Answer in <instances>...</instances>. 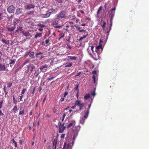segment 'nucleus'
I'll use <instances>...</instances> for the list:
<instances>
[{
	"instance_id": "f257e3e1",
	"label": "nucleus",
	"mask_w": 149,
	"mask_h": 149,
	"mask_svg": "<svg viewBox=\"0 0 149 149\" xmlns=\"http://www.w3.org/2000/svg\"><path fill=\"white\" fill-rule=\"evenodd\" d=\"M34 11H30L26 12L25 14L24 17L27 19H30L34 16Z\"/></svg>"
},
{
	"instance_id": "f03ea898",
	"label": "nucleus",
	"mask_w": 149,
	"mask_h": 149,
	"mask_svg": "<svg viewBox=\"0 0 149 149\" xmlns=\"http://www.w3.org/2000/svg\"><path fill=\"white\" fill-rule=\"evenodd\" d=\"M59 125V133H63L65 129L66 126H64V123H61V122L58 123Z\"/></svg>"
},
{
	"instance_id": "7ed1b4c3",
	"label": "nucleus",
	"mask_w": 149,
	"mask_h": 149,
	"mask_svg": "<svg viewBox=\"0 0 149 149\" xmlns=\"http://www.w3.org/2000/svg\"><path fill=\"white\" fill-rule=\"evenodd\" d=\"M57 17L59 18H63L65 17V12L62 10L59 13L58 15H56Z\"/></svg>"
},
{
	"instance_id": "20e7f679",
	"label": "nucleus",
	"mask_w": 149,
	"mask_h": 149,
	"mask_svg": "<svg viewBox=\"0 0 149 149\" xmlns=\"http://www.w3.org/2000/svg\"><path fill=\"white\" fill-rule=\"evenodd\" d=\"M116 10V8L115 7L114 8L111 9L108 13L109 17H111L110 20L111 21L112 20L113 17L114 15L115 11Z\"/></svg>"
},
{
	"instance_id": "39448f33",
	"label": "nucleus",
	"mask_w": 149,
	"mask_h": 149,
	"mask_svg": "<svg viewBox=\"0 0 149 149\" xmlns=\"http://www.w3.org/2000/svg\"><path fill=\"white\" fill-rule=\"evenodd\" d=\"M15 7L13 5H11L8 6L7 8V10L9 13H12L14 12Z\"/></svg>"
},
{
	"instance_id": "423d86ee",
	"label": "nucleus",
	"mask_w": 149,
	"mask_h": 149,
	"mask_svg": "<svg viewBox=\"0 0 149 149\" xmlns=\"http://www.w3.org/2000/svg\"><path fill=\"white\" fill-rule=\"evenodd\" d=\"M35 7V5L33 3H32L26 5L25 6V10H30L34 8Z\"/></svg>"
},
{
	"instance_id": "0eeeda50",
	"label": "nucleus",
	"mask_w": 149,
	"mask_h": 149,
	"mask_svg": "<svg viewBox=\"0 0 149 149\" xmlns=\"http://www.w3.org/2000/svg\"><path fill=\"white\" fill-rule=\"evenodd\" d=\"M27 71L29 72L30 71L32 72L33 70L35 68V66L31 63L27 65Z\"/></svg>"
},
{
	"instance_id": "6e6552de",
	"label": "nucleus",
	"mask_w": 149,
	"mask_h": 149,
	"mask_svg": "<svg viewBox=\"0 0 149 149\" xmlns=\"http://www.w3.org/2000/svg\"><path fill=\"white\" fill-rule=\"evenodd\" d=\"M52 20V21L51 22L52 23V25H55L58 24L59 19V18L57 17L56 18H54Z\"/></svg>"
},
{
	"instance_id": "1a4fd4ad",
	"label": "nucleus",
	"mask_w": 149,
	"mask_h": 149,
	"mask_svg": "<svg viewBox=\"0 0 149 149\" xmlns=\"http://www.w3.org/2000/svg\"><path fill=\"white\" fill-rule=\"evenodd\" d=\"M58 138L56 137L54 138L52 141V147L54 149H56V144L57 142Z\"/></svg>"
},
{
	"instance_id": "9d476101",
	"label": "nucleus",
	"mask_w": 149,
	"mask_h": 149,
	"mask_svg": "<svg viewBox=\"0 0 149 149\" xmlns=\"http://www.w3.org/2000/svg\"><path fill=\"white\" fill-rule=\"evenodd\" d=\"M6 14V11L5 9L2 8L0 10V21L3 19V15Z\"/></svg>"
},
{
	"instance_id": "9b49d317",
	"label": "nucleus",
	"mask_w": 149,
	"mask_h": 149,
	"mask_svg": "<svg viewBox=\"0 0 149 149\" xmlns=\"http://www.w3.org/2000/svg\"><path fill=\"white\" fill-rule=\"evenodd\" d=\"M102 40L100 39L99 42V45L96 47L95 49V52H98V51L101 49V51H102L103 50L102 48V45L100 44V42H102Z\"/></svg>"
},
{
	"instance_id": "f8f14e48",
	"label": "nucleus",
	"mask_w": 149,
	"mask_h": 149,
	"mask_svg": "<svg viewBox=\"0 0 149 149\" xmlns=\"http://www.w3.org/2000/svg\"><path fill=\"white\" fill-rule=\"evenodd\" d=\"M23 9L22 8H17L16 10L15 14L16 15H19L20 14L23 13Z\"/></svg>"
},
{
	"instance_id": "ddd939ff",
	"label": "nucleus",
	"mask_w": 149,
	"mask_h": 149,
	"mask_svg": "<svg viewBox=\"0 0 149 149\" xmlns=\"http://www.w3.org/2000/svg\"><path fill=\"white\" fill-rule=\"evenodd\" d=\"M39 74V70H36L35 71V72L34 74L31 75V77L33 79H34L36 78H37V77H38Z\"/></svg>"
},
{
	"instance_id": "4468645a",
	"label": "nucleus",
	"mask_w": 149,
	"mask_h": 149,
	"mask_svg": "<svg viewBox=\"0 0 149 149\" xmlns=\"http://www.w3.org/2000/svg\"><path fill=\"white\" fill-rule=\"evenodd\" d=\"M51 15V12L49 11L47 12L45 14H42V17L44 18H46L49 17Z\"/></svg>"
},
{
	"instance_id": "2eb2a0df",
	"label": "nucleus",
	"mask_w": 149,
	"mask_h": 149,
	"mask_svg": "<svg viewBox=\"0 0 149 149\" xmlns=\"http://www.w3.org/2000/svg\"><path fill=\"white\" fill-rule=\"evenodd\" d=\"M106 24V22H105L103 21L102 20H101L100 25L102 26L103 30L105 32H106L105 31V25Z\"/></svg>"
},
{
	"instance_id": "dca6fc26",
	"label": "nucleus",
	"mask_w": 149,
	"mask_h": 149,
	"mask_svg": "<svg viewBox=\"0 0 149 149\" xmlns=\"http://www.w3.org/2000/svg\"><path fill=\"white\" fill-rule=\"evenodd\" d=\"M97 53L93 55V58L95 60H97L100 58L99 54V52H96Z\"/></svg>"
},
{
	"instance_id": "f3484780",
	"label": "nucleus",
	"mask_w": 149,
	"mask_h": 149,
	"mask_svg": "<svg viewBox=\"0 0 149 149\" xmlns=\"http://www.w3.org/2000/svg\"><path fill=\"white\" fill-rule=\"evenodd\" d=\"M48 65L47 64H45L44 65H42L41 67L40 68V69L41 71H43L44 70H45L44 72L46 71L47 70L46 68L48 67Z\"/></svg>"
},
{
	"instance_id": "a211bd4d",
	"label": "nucleus",
	"mask_w": 149,
	"mask_h": 149,
	"mask_svg": "<svg viewBox=\"0 0 149 149\" xmlns=\"http://www.w3.org/2000/svg\"><path fill=\"white\" fill-rule=\"evenodd\" d=\"M23 30L22 26L19 24V26L17 27V29L15 31L16 32H19L22 31Z\"/></svg>"
},
{
	"instance_id": "6ab92c4d",
	"label": "nucleus",
	"mask_w": 149,
	"mask_h": 149,
	"mask_svg": "<svg viewBox=\"0 0 149 149\" xmlns=\"http://www.w3.org/2000/svg\"><path fill=\"white\" fill-rule=\"evenodd\" d=\"M15 28V26H11L10 27H8L7 28V30L8 31L12 32L13 31Z\"/></svg>"
},
{
	"instance_id": "aec40b11",
	"label": "nucleus",
	"mask_w": 149,
	"mask_h": 149,
	"mask_svg": "<svg viewBox=\"0 0 149 149\" xmlns=\"http://www.w3.org/2000/svg\"><path fill=\"white\" fill-rule=\"evenodd\" d=\"M22 33L23 35L27 37L31 36V33L28 31H23Z\"/></svg>"
},
{
	"instance_id": "412c9836",
	"label": "nucleus",
	"mask_w": 149,
	"mask_h": 149,
	"mask_svg": "<svg viewBox=\"0 0 149 149\" xmlns=\"http://www.w3.org/2000/svg\"><path fill=\"white\" fill-rule=\"evenodd\" d=\"M24 109L20 108L19 110V115H23L24 114Z\"/></svg>"
},
{
	"instance_id": "4be33fe9",
	"label": "nucleus",
	"mask_w": 149,
	"mask_h": 149,
	"mask_svg": "<svg viewBox=\"0 0 149 149\" xmlns=\"http://www.w3.org/2000/svg\"><path fill=\"white\" fill-rule=\"evenodd\" d=\"M16 61V59L13 58H12L10 60V62L9 63L11 65L10 66L13 65L14 63H15Z\"/></svg>"
},
{
	"instance_id": "5701e85b",
	"label": "nucleus",
	"mask_w": 149,
	"mask_h": 149,
	"mask_svg": "<svg viewBox=\"0 0 149 149\" xmlns=\"http://www.w3.org/2000/svg\"><path fill=\"white\" fill-rule=\"evenodd\" d=\"M6 67L4 65L1 64H0V71H4L5 70Z\"/></svg>"
},
{
	"instance_id": "b1692460",
	"label": "nucleus",
	"mask_w": 149,
	"mask_h": 149,
	"mask_svg": "<svg viewBox=\"0 0 149 149\" xmlns=\"http://www.w3.org/2000/svg\"><path fill=\"white\" fill-rule=\"evenodd\" d=\"M2 42L6 44L9 45L10 43L9 40H6L5 39H2L1 40Z\"/></svg>"
},
{
	"instance_id": "393cba45",
	"label": "nucleus",
	"mask_w": 149,
	"mask_h": 149,
	"mask_svg": "<svg viewBox=\"0 0 149 149\" xmlns=\"http://www.w3.org/2000/svg\"><path fill=\"white\" fill-rule=\"evenodd\" d=\"M18 108L17 106L15 105L14 106L12 110V111L14 113H16L17 111Z\"/></svg>"
},
{
	"instance_id": "a878e982",
	"label": "nucleus",
	"mask_w": 149,
	"mask_h": 149,
	"mask_svg": "<svg viewBox=\"0 0 149 149\" xmlns=\"http://www.w3.org/2000/svg\"><path fill=\"white\" fill-rule=\"evenodd\" d=\"M72 65V63H67L65 64L64 67L65 68H69L70 67H71Z\"/></svg>"
},
{
	"instance_id": "bb28decb",
	"label": "nucleus",
	"mask_w": 149,
	"mask_h": 149,
	"mask_svg": "<svg viewBox=\"0 0 149 149\" xmlns=\"http://www.w3.org/2000/svg\"><path fill=\"white\" fill-rule=\"evenodd\" d=\"M89 113V109H88L86 111V112L85 113V114L83 117L85 119L87 118L88 116Z\"/></svg>"
},
{
	"instance_id": "cd10ccee",
	"label": "nucleus",
	"mask_w": 149,
	"mask_h": 149,
	"mask_svg": "<svg viewBox=\"0 0 149 149\" xmlns=\"http://www.w3.org/2000/svg\"><path fill=\"white\" fill-rule=\"evenodd\" d=\"M86 33H87L85 35H84L83 37H81L79 39V41H81L83 39H84V38H86L87 37V36H88V32H87Z\"/></svg>"
},
{
	"instance_id": "c85d7f7f",
	"label": "nucleus",
	"mask_w": 149,
	"mask_h": 149,
	"mask_svg": "<svg viewBox=\"0 0 149 149\" xmlns=\"http://www.w3.org/2000/svg\"><path fill=\"white\" fill-rule=\"evenodd\" d=\"M19 19H15L13 21V25L15 26V25L19 23Z\"/></svg>"
},
{
	"instance_id": "c756f323",
	"label": "nucleus",
	"mask_w": 149,
	"mask_h": 149,
	"mask_svg": "<svg viewBox=\"0 0 149 149\" xmlns=\"http://www.w3.org/2000/svg\"><path fill=\"white\" fill-rule=\"evenodd\" d=\"M81 103V102L80 100H77L75 102V104L76 106H79Z\"/></svg>"
},
{
	"instance_id": "7c9ffc66",
	"label": "nucleus",
	"mask_w": 149,
	"mask_h": 149,
	"mask_svg": "<svg viewBox=\"0 0 149 149\" xmlns=\"http://www.w3.org/2000/svg\"><path fill=\"white\" fill-rule=\"evenodd\" d=\"M68 57L71 60H77V58L75 56H68Z\"/></svg>"
},
{
	"instance_id": "2f4dec72",
	"label": "nucleus",
	"mask_w": 149,
	"mask_h": 149,
	"mask_svg": "<svg viewBox=\"0 0 149 149\" xmlns=\"http://www.w3.org/2000/svg\"><path fill=\"white\" fill-rule=\"evenodd\" d=\"M84 105V103H81L79 106V108L80 110L82 109Z\"/></svg>"
},
{
	"instance_id": "473e14b6",
	"label": "nucleus",
	"mask_w": 149,
	"mask_h": 149,
	"mask_svg": "<svg viewBox=\"0 0 149 149\" xmlns=\"http://www.w3.org/2000/svg\"><path fill=\"white\" fill-rule=\"evenodd\" d=\"M75 124V122H73L72 123H70L68 125H67V128H69L71 126L74 125Z\"/></svg>"
},
{
	"instance_id": "72a5a7b5",
	"label": "nucleus",
	"mask_w": 149,
	"mask_h": 149,
	"mask_svg": "<svg viewBox=\"0 0 149 149\" xmlns=\"http://www.w3.org/2000/svg\"><path fill=\"white\" fill-rule=\"evenodd\" d=\"M37 33V34L35 36V38H37L38 37H42V33Z\"/></svg>"
},
{
	"instance_id": "f704fd0d",
	"label": "nucleus",
	"mask_w": 149,
	"mask_h": 149,
	"mask_svg": "<svg viewBox=\"0 0 149 149\" xmlns=\"http://www.w3.org/2000/svg\"><path fill=\"white\" fill-rule=\"evenodd\" d=\"M85 118L83 117L82 118H81L80 119V123L82 124H83L85 122Z\"/></svg>"
},
{
	"instance_id": "c9c22d12",
	"label": "nucleus",
	"mask_w": 149,
	"mask_h": 149,
	"mask_svg": "<svg viewBox=\"0 0 149 149\" xmlns=\"http://www.w3.org/2000/svg\"><path fill=\"white\" fill-rule=\"evenodd\" d=\"M34 53L33 52H32L31 53H29V56L31 58H35V56L34 55Z\"/></svg>"
},
{
	"instance_id": "e433bc0d",
	"label": "nucleus",
	"mask_w": 149,
	"mask_h": 149,
	"mask_svg": "<svg viewBox=\"0 0 149 149\" xmlns=\"http://www.w3.org/2000/svg\"><path fill=\"white\" fill-rule=\"evenodd\" d=\"M90 97V95L89 94H87L84 97V99L85 100L88 99Z\"/></svg>"
},
{
	"instance_id": "4c0bfd02",
	"label": "nucleus",
	"mask_w": 149,
	"mask_h": 149,
	"mask_svg": "<svg viewBox=\"0 0 149 149\" xmlns=\"http://www.w3.org/2000/svg\"><path fill=\"white\" fill-rule=\"evenodd\" d=\"M57 10H55V9H50L49 10V11H51V12H51V13H56L57 12Z\"/></svg>"
},
{
	"instance_id": "58836bf2",
	"label": "nucleus",
	"mask_w": 149,
	"mask_h": 149,
	"mask_svg": "<svg viewBox=\"0 0 149 149\" xmlns=\"http://www.w3.org/2000/svg\"><path fill=\"white\" fill-rule=\"evenodd\" d=\"M65 39L68 42H70V37L68 36H67L65 37Z\"/></svg>"
},
{
	"instance_id": "ea45409f",
	"label": "nucleus",
	"mask_w": 149,
	"mask_h": 149,
	"mask_svg": "<svg viewBox=\"0 0 149 149\" xmlns=\"http://www.w3.org/2000/svg\"><path fill=\"white\" fill-rule=\"evenodd\" d=\"M62 26V25H58L54 26V28H61Z\"/></svg>"
},
{
	"instance_id": "a19ab883",
	"label": "nucleus",
	"mask_w": 149,
	"mask_h": 149,
	"mask_svg": "<svg viewBox=\"0 0 149 149\" xmlns=\"http://www.w3.org/2000/svg\"><path fill=\"white\" fill-rule=\"evenodd\" d=\"M26 90V88H23L22 91L21 95H23L24 94V93H25Z\"/></svg>"
},
{
	"instance_id": "79ce46f5",
	"label": "nucleus",
	"mask_w": 149,
	"mask_h": 149,
	"mask_svg": "<svg viewBox=\"0 0 149 149\" xmlns=\"http://www.w3.org/2000/svg\"><path fill=\"white\" fill-rule=\"evenodd\" d=\"M13 103H14L15 104H16L17 103V101L16 100L15 97L14 95H13Z\"/></svg>"
},
{
	"instance_id": "37998d69",
	"label": "nucleus",
	"mask_w": 149,
	"mask_h": 149,
	"mask_svg": "<svg viewBox=\"0 0 149 149\" xmlns=\"http://www.w3.org/2000/svg\"><path fill=\"white\" fill-rule=\"evenodd\" d=\"M12 141H13V142L15 144V147H17V143L14 140V139H12Z\"/></svg>"
},
{
	"instance_id": "c03bdc74",
	"label": "nucleus",
	"mask_w": 149,
	"mask_h": 149,
	"mask_svg": "<svg viewBox=\"0 0 149 149\" xmlns=\"http://www.w3.org/2000/svg\"><path fill=\"white\" fill-rule=\"evenodd\" d=\"M79 85V84H78L74 88L75 90H77V92H78H78H79V91L78 88Z\"/></svg>"
},
{
	"instance_id": "a18cd8bd",
	"label": "nucleus",
	"mask_w": 149,
	"mask_h": 149,
	"mask_svg": "<svg viewBox=\"0 0 149 149\" xmlns=\"http://www.w3.org/2000/svg\"><path fill=\"white\" fill-rule=\"evenodd\" d=\"M43 53L42 52H39L38 53H37L36 54V56H38L39 55H40L41 54H42Z\"/></svg>"
},
{
	"instance_id": "49530a36",
	"label": "nucleus",
	"mask_w": 149,
	"mask_h": 149,
	"mask_svg": "<svg viewBox=\"0 0 149 149\" xmlns=\"http://www.w3.org/2000/svg\"><path fill=\"white\" fill-rule=\"evenodd\" d=\"M92 78L93 79L94 83H95V82H96V80H95V76L94 75H93L92 76Z\"/></svg>"
},
{
	"instance_id": "de8ad7c7",
	"label": "nucleus",
	"mask_w": 149,
	"mask_h": 149,
	"mask_svg": "<svg viewBox=\"0 0 149 149\" xmlns=\"http://www.w3.org/2000/svg\"><path fill=\"white\" fill-rule=\"evenodd\" d=\"M3 101V100H2L1 102H0V108H1L2 107Z\"/></svg>"
},
{
	"instance_id": "09e8293b",
	"label": "nucleus",
	"mask_w": 149,
	"mask_h": 149,
	"mask_svg": "<svg viewBox=\"0 0 149 149\" xmlns=\"http://www.w3.org/2000/svg\"><path fill=\"white\" fill-rule=\"evenodd\" d=\"M68 94V92L67 91H65V92L64 94V97H65Z\"/></svg>"
},
{
	"instance_id": "8fccbe9b",
	"label": "nucleus",
	"mask_w": 149,
	"mask_h": 149,
	"mask_svg": "<svg viewBox=\"0 0 149 149\" xmlns=\"http://www.w3.org/2000/svg\"><path fill=\"white\" fill-rule=\"evenodd\" d=\"M12 84V83H9L8 84V86L9 88L11 86Z\"/></svg>"
},
{
	"instance_id": "3c124183",
	"label": "nucleus",
	"mask_w": 149,
	"mask_h": 149,
	"mask_svg": "<svg viewBox=\"0 0 149 149\" xmlns=\"http://www.w3.org/2000/svg\"><path fill=\"white\" fill-rule=\"evenodd\" d=\"M91 94L93 95L94 96H95L96 95V93H95V91L91 93Z\"/></svg>"
},
{
	"instance_id": "603ef678",
	"label": "nucleus",
	"mask_w": 149,
	"mask_h": 149,
	"mask_svg": "<svg viewBox=\"0 0 149 149\" xmlns=\"http://www.w3.org/2000/svg\"><path fill=\"white\" fill-rule=\"evenodd\" d=\"M92 74L93 75L96 74V70H94L92 72Z\"/></svg>"
},
{
	"instance_id": "864d4df0",
	"label": "nucleus",
	"mask_w": 149,
	"mask_h": 149,
	"mask_svg": "<svg viewBox=\"0 0 149 149\" xmlns=\"http://www.w3.org/2000/svg\"><path fill=\"white\" fill-rule=\"evenodd\" d=\"M28 60H26L23 63V65H26V63H29Z\"/></svg>"
},
{
	"instance_id": "5fc2aeb1",
	"label": "nucleus",
	"mask_w": 149,
	"mask_h": 149,
	"mask_svg": "<svg viewBox=\"0 0 149 149\" xmlns=\"http://www.w3.org/2000/svg\"><path fill=\"white\" fill-rule=\"evenodd\" d=\"M64 34H63L62 36H61L59 38H58V40H60V39H61V38H63V37H64Z\"/></svg>"
},
{
	"instance_id": "6e6d98bb",
	"label": "nucleus",
	"mask_w": 149,
	"mask_h": 149,
	"mask_svg": "<svg viewBox=\"0 0 149 149\" xmlns=\"http://www.w3.org/2000/svg\"><path fill=\"white\" fill-rule=\"evenodd\" d=\"M35 88H34L33 89V91L32 92V96H33L34 95V93L35 91Z\"/></svg>"
},
{
	"instance_id": "4d7b16f0",
	"label": "nucleus",
	"mask_w": 149,
	"mask_h": 149,
	"mask_svg": "<svg viewBox=\"0 0 149 149\" xmlns=\"http://www.w3.org/2000/svg\"><path fill=\"white\" fill-rule=\"evenodd\" d=\"M65 134H62L61 136V137L62 138H64Z\"/></svg>"
},
{
	"instance_id": "13d9d810",
	"label": "nucleus",
	"mask_w": 149,
	"mask_h": 149,
	"mask_svg": "<svg viewBox=\"0 0 149 149\" xmlns=\"http://www.w3.org/2000/svg\"><path fill=\"white\" fill-rule=\"evenodd\" d=\"M49 42V40H47L45 41V43L46 44H47Z\"/></svg>"
},
{
	"instance_id": "bf43d9fd",
	"label": "nucleus",
	"mask_w": 149,
	"mask_h": 149,
	"mask_svg": "<svg viewBox=\"0 0 149 149\" xmlns=\"http://www.w3.org/2000/svg\"><path fill=\"white\" fill-rule=\"evenodd\" d=\"M79 93V92H78H78H77V94H76V96L77 99H78V98Z\"/></svg>"
},
{
	"instance_id": "052dcab7",
	"label": "nucleus",
	"mask_w": 149,
	"mask_h": 149,
	"mask_svg": "<svg viewBox=\"0 0 149 149\" xmlns=\"http://www.w3.org/2000/svg\"><path fill=\"white\" fill-rule=\"evenodd\" d=\"M64 100V97H61V99H60V101L61 102H62Z\"/></svg>"
},
{
	"instance_id": "680f3d73",
	"label": "nucleus",
	"mask_w": 149,
	"mask_h": 149,
	"mask_svg": "<svg viewBox=\"0 0 149 149\" xmlns=\"http://www.w3.org/2000/svg\"><path fill=\"white\" fill-rule=\"evenodd\" d=\"M67 45L68 47V48H69L70 49H71V47L70 46L69 44H67Z\"/></svg>"
},
{
	"instance_id": "e2e57ef3",
	"label": "nucleus",
	"mask_w": 149,
	"mask_h": 149,
	"mask_svg": "<svg viewBox=\"0 0 149 149\" xmlns=\"http://www.w3.org/2000/svg\"><path fill=\"white\" fill-rule=\"evenodd\" d=\"M36 1V0H30V1L32 3H34V2Z\"/></svg>"
},
{
	"instance_id": "0e129e2a",
	"label": "nucleus",
	"mask_w": 149,
	"mask_h": 149,
	"mask_svg": "<svg viewBox=\"0 0 149 149\" xmlns=\"http://www.w3.org/2000/svg\"><path fill=\"white\" fill-rule=\"evenodd\" d=\"M3 114L2 113L1 111L0 110V116H3Z\"/></svg>"
},
{
	"instance_id": "69168bd1",
	"label": "nucleus",
	"mask_w": 149,
	"mask_h": 149,
	"mask_svg": "<svg viewBox=\"0 0 149 149\" xmlns=\"http://www.w3.org/2000/svg\"><path fill=\"white\" fill-rule=\"evenodd\" d=\"M54 78H55V77H51V78L48 79H47L49 80H52V79H54Z\"/></svg>"
},
{
	"instance_id": "338daca9",
	"label": "nucleus",
	"mask_w": 149,
	"mask_h": 149,
	"mask_svg": "<svg viewBox=\"0 0 149 149\" xmlns=\"http://www.w3.org/2000/svg\"><path fill=\"white\" fill-rule=\"evenodd\" d=\"M102 6H100L98 10L99 11H101V10H102Z\"/></svg>"
},
{
	"instance_id": "774afa93",
	"label": "nucleus",
	"mask_w": 149,
	"mask_h": 149,
	"mask_svg": "<svg viewBox=\"0 0 149 149\" xmlns=\"http://www.w3.org/2000/svg\"><path fill=\"white\" fill-rule=\"evenodd\" d=\"M66 149H72L70 146H68L67 148Z\"/></svg>"
}]
</instances>
